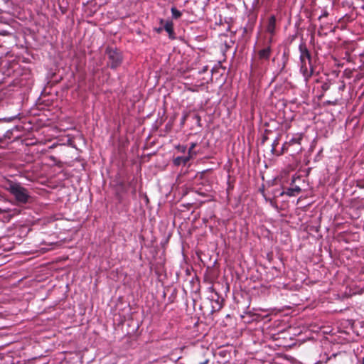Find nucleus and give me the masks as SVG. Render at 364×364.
Instances as JSON below:
<instances>
[{
    "label": "nucleus",
    "instance_id": "obj_13",
    "mask_svg": "<svg viewBox=\"0 0 364 364\" xmlns=\"http://www.w3.org/2000/svg\"><path fill=\"white\" fill-rule=\"evenodd\" d=\"M330 88V83L328 82H325L321 85V90L323 92H326Z\"/></svg>",
    "mask_w": 364,
    "mask_h": 364
},
{
    "label": "nucleus",
    "instance_id": "obj_17",
    "mask_svg": "<svg viewBox=\"0 0 364 364\" xmlns=\"http://www.w3.org/2000/svg\"><path fill=\"white\" fill-rule=\"evenodd\" d=\"M278 144V141L275 140L274 143L272 144V151H274L275 149L276 146Z\"/></svg>",
    "mask_w": 364,
    "mask_h": 364
},
{
    "label": "nucleus",
    "instance_id": "obj_14",
    "mask_svg": "<svg viewBox=\"0 0 364 364\" xmlns=\"http://www.w3.org/2000/svg\"><path fill=\"white\" fill-rule=\"evenodd\" d=\"M11 132L10 131L6 132V133L4 135L3 137H0V142H3L4 138H10V135Z\"/></svg>",
    "mask_w": 364,
    "mask_h": 364
},
{
    "label": "nucleus",
    "instance_id": "obj_21",
    "mask_svg": "<svg viewBox=\"0 0 364 364\" xmlns=\"http://www.w3.org/2000/svg\"><path fill=\"white\" fill-rule=\"evenodd\" d=\"M362 364H364V357L363 358Z\"/></svg>",
    "mask_w": 364,
    "mask_h": 364
},
{
    "label": "nucleus",
    "instance_id": "obj_15",
    "mask_svg": "<svg viewBox=\"0 0 364 364\" xmlns=\"http://www.w3.org/2000/svg\"><path fill=\"white\" fill-rule=\"evenodd\" d=\"M178 151L181 152V153H185L186 151V146H178L177 148H176Z\"/></svg>",
    "mask_w": 364,
    "mask_h": 364
},
{
    "label": "nucleus",
    "instance_id": "obj_8",
    "mask_svg": "<svg viewBox=\"0 0 364 364\" xmlns=\"http://www.w3.org/2000/svg\"><path fill=\"white\" fill-rule=\"evenodd\" d=\"M276 18L274 16H271L268 21L267 31L271 34H274L275 30Z\"/></svg>",
    "mask_w": 364,
    "mask_h": 364
},
{
    "label": "nucleus",
    "instance_id": "obj_11",
    "mask_svg": "<svg viewBox=\"0 0 364 364\" xmlns=\"http://www.w3.org/2000/svg\"><path fill=\"white\" fill-rule=\"evenodd\" d=\"M171 11L172 14V17L175 19L179 18L182 15V13L175 7H172L171 9Z\"/></svg>",
    "mask_w": 364,
    "mask_h": 364
},
{
    "label": "nucleus",
    "instance_id": "obj_5",
    "mask_svg": "<svg viewBox=\"0 0 364 364\" xmlns=\"http://www.w3.org/2000/svg\"><path fill=\"white\" fill-rule=\"evenodd\" d=\"M301 191V189L299 186H295L292 188H289L286 191H283L280 193V196L287 195L288 196H295L299 194Z\"/></svg>",
    "mask_w": 364,
    "mask_h": 364
},
{
    "label": "nucleus",
    "instance_id": "obj_19",
    "mask_svg": "<svg viewBox=\"0 0 364 364\" xmlns=\"http://www.w3.org/2000/svg\"><path fill=\"white\" fill-rule=\"evenodd\" d=\"M208 363H209V360L206 359L203 362L200 363V364H208Z\"/></svg>",
    "mask_w": 364,
    "mask_h": 364
},
{
    "label": "nucleus",
    "instance_id": "obj_3",
    "mask_svg": "<svg viewBox=\"0 0 364 364\" xmlns=\"http://www.w3.org/2000/svg\"><path fill=\"white\" fill-rule=\"evenodd\" d=\"M105 53L108 58L107 63L110 68L115 69L122 64V55L119 50L112 47H107Z\"/></svg>",
    "mask_w": 364,
    "mask_h": 364
},
{
    "label": "nucleus",
    "instance_id": "obj_7",
    "mask_svg": "<svg viewBox=\"0 0 364 364\" xmlns=\"http://www.w3.org/2000/svg\"><path fill=\"white\" fill-rule=\"evenodd\" d=\"M191 159V156H178L173 159V164L175 166L186 165Z\"/></svg>",
    "mask_w": 364,
    "mask_h": 364
},
{
    "label": "nucleus",
    "instance_id": "obj_16",
    "mask_svg": "<svg viewBox=\"0 0 364 364\" xmlns=\"http://www.w3.org/2000/svg\"><path fill=\"white\" fill-rule=\"evenodd\" d=\"M14 119V117L3 118V119H0V121L11 122Z\"/></svg>",
    "mask_w": 364,
    "mask_h": 364
},
{
    "label": "nucleus",
    "instance_id": "obj_22",
    "mask_svg": "<svg viewBox=\"0 0 364 364\" xmlns=\"http://www.w3.org/2000/svg\"><path fill=\"white\" fill-rule=\"evenodd\" d=\"M3 213V210L0 208V214Z\"/></svg>",
    "mask_w": 364,
    "mask_h": 364
},
{
    "label": "nucleus",
    "instance_id": "obj_18",
    "mask_svg": "<svg viewBox=\"0 0 364 364\" xmlns=\"http://www.w3.org/2000/svg\"><path fill=\"white\" fill-rule=\"evenodd\" d=\"M328 14V12L325 11L322 15L319 16V19L321 18L322 17H326Z\"/></svg>",
    "mask_w": 364,
    "mask_h": 364
},
{
    "label": "nucleus",
    "instance_id": "obj_10",
    "mask_svg": "<svg viewBox=\"0 0 364 364\" xmlns=\"http://www.w3.org/2000/svg\"><path fill=\"white\" fill-rule=\"evenodd\" d=\"M274 0H259L258 4L259 6L263 7L265 11L269 10L272 3Z\"/></svg>",
    "mask_w": 364,
    "mask_h": 364
},
{
    "label": "nucleus",
    "instance_id": "obj_12",
    "mask_svg": "<svg viewBox=\"0 0 364 364\" xmlns=\"http://www.w3.org/2000/svg\"><path fill=\"white\" fill-rule=\"evenodd\" d=\"M197 146V143L193 142L191 144L190 147L188 149V156H191V158L193 155H196V152L193 151V149Z\"/></svg>",
    "mask_w": 364,
    "mask_h": 364
},
{
    "label": "nucleus",
    "instance_id": "obj_2",
    "mask_svg": "<svg viewBox=\"0 0 364 364\" xmlns=\"http://www.w3.org/2000/svg\"><path fill=\"white\" fill-rule=\"evenodd\" d=\"M6 189L15 197L16 200L21 203H26L29 198L28 192L18 183L9 181Z\"/></svg>",
    "mask_w": 364,
    "mask_h": 364
},
{
    "label": "nucleus",
    "instance_id": "obj_20",
    "mask_svg": "<svg viewBox=\"0 0 364 364\" xmlns=\"http://www.w3.org/2000/svg\"><path fill=\"white\" fill-rule=\"evenodd\" d=\"M209 289H210V291H214V289H213V287H210L209 288Z\"/></svg>",
    "mask_w": 364,
    "mask_h": 364
},
{
    "label": "nucleus",
    "instance_id": "obj_9",
    "mask_svg": "<svg viewBox=\"0 0 364 364\" xmlns=\"http://www.w3.org/2000/svg\"><path fill=\"white\" fill-rule=\"evenodd\" d=\"M164 28L168 33L170 37L173 35V23L172 21H165L164 23Z\"/></svg>",
    "mask_w": 364,
    "mask_h": 364
},
{
    "label": "nucleus",
    "instance_id": "obj_1",
    "mask_svg": "<svg viewBox=\"0 0 364 364\" xmlns=\"http://www.w3.org/2000/svg\"><path fill=\"white\" fill-rule=\"evenodd\" d=\"M300 53V71L305 80L307 81L314 73V68L311 64V55L304 43L299 46Z\"/></svg>",
    "mask_w": 364,
    "mask_h": 364
},
{
    "label": "nucleus",
    "instance_id": "obj_4",
    "mask_svg": "<svg viewBox=\"0 0 364 364\" xmlns=\"http://www.w3.org/2000/svg\"><path fill=\"white\" fill-rule=\"evenodd\" d=\"M303 139V134L297 133L293 136V137L288 141L286 142L282 147L283 151L285 150L287 151L288 149L291 146H295V149L293 150L294 153H299L301 151L302 148L301 146V141Z\"/></svg>",
    "mask_w": 364,
    "mask_h": 364
},
{
    "label": "nucleus",
    "instance_id": "obj_6",
    "mask_svg": "<svg viewBox=\"0 0 364 364\" xmlns=\"http://www.w3.org/2000/svg\"><path fill=\"white\" fill-rule=\"evenodd\" d=\"M272 53L271 47L269 46L258 52L259 58L261 60H269Z\"/></svg>",
    "mask_w": 364,
    "mask_h": 364
}]
</instances>
